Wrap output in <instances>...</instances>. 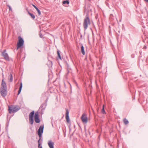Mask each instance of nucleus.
Instances as JSON below:
<instances>
[{"label": "nucleus", "instance_id": "nucleus-1", "mask_svg": "<svg viewBox=\"0 0 148 148\" xmlns=\"http://www.w3.org/2000/svg\"><path fill=\"white\" fill-rule=\"evenodd\" d=\"M7 88L6 82L4 81L3 79L2 80L0 88V92L1 96L3 97H5L7 94Z\"/></svg>", "mask_w": 148, "mask_h": 148}, {"label": "nucleus", "instance_id": "nucleus-2", "mask_svg": "<svg viewBox=\"0 0 148 148\" xmlns=\"http://www.w3.org/2000/svg\"><path fill=\"white\" fill-rule=\"evenodd\" d=\"M20 109L18 106L10 105L8 106V111L10 114L14 113Z\"/></svg>", "mask_w": 148, "mask_h": 148}, {"label": "nucleus", "instance_id": "nucleus-3", "mask_svg": "<svg viewBox=\"0 0 148 148\" xmlns=\"http://www.w3.org/2000/svg\"><path fill=\"white\" fill-rule=\"evenodd\" d=\"M90 24V21L89 18L88 14V13H87L86 14V16L84 19L83 23L84 27L85 30L88 27V25Z\"/></svg>", "mask_w": 148, "mask_h": 148}, {"label": "nucleus", "instance_id": "nucleus-4", "mask_svg": "<svg viewBox=\"0 0 148 148\" xmlns=\"http://www.w3.org/2000/svg\"><path fill=\"white\" fill-rule=\"evenodd\" d=\"M18 38V41L17 43L16 46L17 50L20 48L23 47L24 42L23 38Z\"/></svg>", "mask_w": 148, "mask_h": 148}, {"label": "nucleus", "instance_id": "nucleus-5", "mask_svg": "<svg viewBox=\"0 0 148 148\" xmlns=\"http://www.w3.org/2000/svg\"><path fill=\"white\" fill-rule=\"evenodd\" d=\"M44 128V125H41L38 129V136L39 137V138L41 139V138H42V134L43 132V130Z\"/></svg>", "mask_w": 148, "mask_h": 148}, {"label": "nucleus", "instance_id": "nucleus-6", "mask_svg": "<svg viewBox=\"0 0 148 148\" xmlns=\"http://www.w3.org/2000/svg\"><path fill=\"white\" fill-rule=\"evenodd\" d=\"M34 118L35 121L36 123H39L40 122V120L39 118L38 111L36 112L35 113Z\"/></svg>", "mask_w": 148, "mask_h": 148}, {"label": "nucleus", "instance_id": "nucleus-7", "mask_svg": "<svg viewBox=\"0 0 148 148\" xmlns=\"http://www.w3.org/2000/svg\"><path fill=\"white\" fill-rule=\"evenodd\" d=\"M6 52V49L4 50L1 53V56L4 57L5 60L9 61L10 60L8 54L5 53Z\"/></svg>", "mask_w": 148, "mask_h": 148}, {"label": "nucleus", "instance_id": "nucleus-8", "mask_svg": "<svg viewBox=\"0 0 148 148\" xmlns=\"http://www.w3.org/2000/svg\"><path fill=\"white\" fill-rule=\"evenodd\" d=\"M81 119L83 122L85 123H86L88 121V118L87 115L85 113L82 114L81 117Z\"/></svg>", "mask_w": 148, "mask_h": 148}, {"label": "nucleus", "instance_id": "nucleus-9", "mask_svg": "<svg viewBox=\"0 0 148 148\" xmlns=\"http://www.w3.org/2000/svg\"><path fill=\"white\" fill-rule=\"evenodd\" d=\"M65 110H66V119L67 122L68 123H70V119L69 116V111L67 108H66Z\"/></svg>", "mask_w": 148, "mask_h": 148}, {"label": "nucleus", "instance_id": "nucleus-10", "mask_svg": "<svg viewBox=\"0 0 148 148\" xmlns=\"http://www.w3.org/2000/svg\"><path fill=\"white\" fill-rule=\"evenodd\" d=\"M47 104H46V103H42L40 106L39 108V110L41 109V111L42 112L45 110L46 107L47 106Z\"/></svg>", "mask_w": 148, "mask_h": 148}, {"label": "nucleus", "instance_id": "nucleus-11", "mask_svg": "<svg viewBox=\"0 0 148 148\" xmlns=\"http://www.w3.org/2000/svg\"><path fill=\"white\" fill-rule=\"evenodd\" d=\"M48 144L50 148H54V143L51 140H50L48 141Z\"/></svg>", "mask_w": 148, "mask_h": 148}, {"label": "nucleus", "instance_id": "nucleus-12", "mask_svg": "<svg viewBox=\"0 0 148 148\" xmlns=\"http://www.w3.org/2000/svg\"><path fill=\"white\" fill-rule=\"evenodd\" d=\"M34 111H33L29 113V119H34V115H35Z\"/></svg>", "mask_w": 148, "mask_h": 148}, {"label": "nucleus", "instance_id": "nucleus-13", "mask_svg": "<svg viewBox=\"0 0 148 148\" xmlns=\"http://www.w3.org/2000/svg\"><path fill=\"white\" fill-rule=\"evenodd\" d=\"M32 5L33 6L36 10L37 11L38 14L39 15H40L41 14V12L39 9H38V8L34 4H32Z\"/></svg>", "mask_w": 148, "mask_h": 148}, {"label": "nucleus", "instance_id": "nucleus-14", "mask_svg": "<svg viewBox=\"0 0 148 148\" xmlns=\"http://www.w3.org/2000/svg\"><path fill=\"white\" fill-rule=\"evenodd\" d=\"M60 51L59 50H57V53L58 55V57L57 58V59L58 60L59 59L60 60H62L60 54Z\"/></svg>", "mask_w": 148, "mask_h": 148}, {"label": "nucleus", "instance_id": "nucleus-15", "mask_svg": "<svg viewBox=\"0 0 148 148\" xmlns=\"http://www.w3.org/2000/svg\"><path fill=\"white\" fill-rule=\"evenodd\" d=\"M81 51L82 54L83 55H84L85 54V52L84 49V47L83 45L82 44H81Z\"/></svg>", "mask_w": 148, "mask_h": 148}, {"label": "nucleus", "instance_id": "nucleus-16", "mask_svg": "<svg viewBox=\"0 0 148 148\" xmlns=\"http://www.w3.org/2000/svg\"><path fill=\"white\" fill-rule=\"evenodd\" d=\"M28 14L31 16V18L33 20L35 18V16L33 14L29 12H28Z\"/></svg>", "mask_w": 148, "mask_h": 148}, {"label": "nucleus", "instance_id": "nucleus-17", "mask_svg": "<svg viewBox=\"0 0 148 148\" xmlns=\"http://www.w3.org/2000/svg\"><path fill=\"white\" fill-rule=\"evenodd\" d=\"M8 79L10 82H12L13 81L12 75L11 73L10 74V75L8 77Z\"/></svg>", "mask_w": 148, "mask_h": 148}, {"label": "nucleus", "instance_id": "nucleus-18", "mask_svg": "<svg viewBox=\"0 0 148 148\" xmlns=\"http://www.w3.org/2000/svg\"><path fill=\"white\" fill-rule=\"evenodd\" d=\"M40 139L39 138L38 141V148H42L41 144V143L40 142Z\"/></svg>", "mask_w": 148, "mask_h": 148}, {"label": "nucleus", "instance_id": "nucleus-19", "mask_svg": "<svg viewBox=\"0 0 148 148\" xmlns=\"http://www.w3.org/2000/svg\"><path fill=\"white\" fill-rule=\"evenodd\" d=\"M123 121L124 124L125 125L129 123L128 121L126 118L123 119Z\"/></svg>", "mask_w": 148, "mask_h": 148}, {"label": "nucleus", "instance_id": "nucleus-20", "mask_svg": "<svg viewBox=\"0 0 148 148\" xmlns=\"http://www.w3.org/2000/svg\"><path fill=\"white\" fill-rule=\"evenodd\" d=\"M29 123L32 125L34 122V119H29Z\"/></svg>", "mask_w": 148, "mask_h": 148}, {"label": "nucleus", "instance_id": "nucleus-21", "mask_svg": "<svg viewBox=\"0 0 148 148\" xmlns=\"http://www.w3.org/2000/svg\"><path fill=\"white\" fill-rule=\"evenodd\" d=\"M114 18H115V17L113 16L112 14H111L110 15V20L111 21H112L114 19Z\"/></svg>", "mask_w": 148, "mask_h": 148}, {"label": "nucleus", "instance_id": "nucleus-22", "mask_svg": "<svg viewBox=\"0 0 148 148\" xmlns=\"http://www.w3.org/2000/svg\"><path fill=\"white\" fill-rule=\"evenodd\" d=\"M62 3L63 4H69V0H66L65 1H64Z\"/></svg>", "mask_w": 148, "mask_h": 148}, {"label": "nucleus", "instance_id": "nucleus-23", "mask_svg": "<svg viewBox=\"0 0 148 148\" xmlns=\"http://www.w3.org/2000/svg\"><path fill=\"white\" fill-rule=\"evenodd\" d=\"M101 112L103 114H104L106 113V112L104 109V105L103 106L102 109L101 110Z\"/></svg>", "mask_w": 148, "mask_h": 148}, {"label": "nucleus", "instance_id": "nucleus-24", "mask_svg": "<svg viewBox=\"0 0 148 148\" xmlns=\"http://www.w3.org/2000/svg\"><path fill=\"white\" fill-rule=\"evenodd\" d=\"M48 64H49V66H52V62L51 61L49 60L48 59Z\"/></svg>", "mask_w": 148, "mask_h": 148}, {"label": "nucleus", "instance_id": "nucleus-25", "mask_svg": "<svg viewBox=\"0 0 148 148\" xmlns=\"http://www.w3.org/2000/svg\"><path fill=\"white\" fill-rule=\"evenodd\" d=\"M65 64L66 65V69H69V64H68V63L67 62L65 61Z\"/></svg>", "mask_w": 148, "mask_h": 148}, {"label": "nucleus", "instance_id": "nucleus-26", "mask_svg": "<svg viewBox=\"0 0 148 148\" xmlns=\"http://www.w3.org/2000/svg\"><path fill=\"white\" fill-rule=\"evenodd\" d=\"M22 86H23L22 83V82H21V83H20V85L19 89H22Z\"/></svg>", "mask_w": 148, "mask_h": 148}, {"label": "nucleus", "instance_id": "nucleus-27", "mask_svg": "<svg viewBox=\"0 0 148 148\" xmlns=\"http://www.w3.org/2000/svg\"><path fill=\"white\" fill-rule=\"evenodd\" d=\"M21 90H22L21 89H19V90L18 91L17 95H18L20 93L21 91Z\"/></svg>", "mask_w": 148, "mask_h": 148}, {"label": "nucleus", "instance_id": "nucleus-28", "mask_svg": "<svg viewBox=\"0 0 148 148\" xmlns=\"http://www.w3.org/2000/svg\"><path fill=\"white\" fill-rule=\"evenodd\" d=\"M7 6L9 8V11H12V8L10 5H7Z\"/></svg>", "mask_w": 148, "mask_h": 148}, {"label": "nucleus", "instance_id": "nucleus-29", "mask_svg": "<svg viewBox=\"0 0 148 148\" xmlns=\"http://www.w3.org/2000/svg\"><path fill=\"white\" fill-rule=\"evenodd\" d=\"M74 82H75V84L76 86L78 88H79V87L78 86V84H77V82L76 81H74Z\"/></svg>", "mask_w": 148, "mask_h": 148}, {"label": "nucleus", "instance_id": "nucleus-30", "mask_svg": "<svg viewBox=\"0 0 148 148\" xmlns=\"http://www.w3.org/2000/svg\"><path fill=\"white\" fill-rule=\"evenodd\" d=\"M48 98H47L45 100V102L44 103H46V104H47V102L48 101Z\"/></svg>", "mask_w": 148, "mask_h": 148}, {"label": "nucleus", "instance_id": "nucleus-31", "mask_svg": "<svg viewBox=\"0 0 148 148\" xmlns=\"http://www.w3.org/2000/svg\"><path fill=\"white\" fill-rule=\"evenodd\" d=\"M69 69H67V74H68L69 73Z\"/></svg>", "mask_w": 148, "mask_h": 148}, {"label": "nucleus", "instance_id": "nucleus-32", "mask_svg": "<svg viewBox=\"0 0 148 148\" xmlns=\"http://www.w3.org/2000/svg\"><path fill=\"white\" fill-rule=\"evenodd\" d=\"M95 18L96 19H97V18H98V15H97H97L96 16H95Z\"/></svg>", "mask_w": 148, "mask_h": 148}, {"label": "nucleus", "instance_id": "nucleus-33", "mask_svg": "<svg viewBox=\"0 0 148 148\" xmlns=\"http://www.w3.org/2000/svg\"><path fill=\"white\" fill-rule=\"evenodd\" d=\"M92 38V40H93V42L95 40L94 38L92 37V38Z\"/></svg>", "mask_w": 148, "mask_h": 148}, {"label": "nucleus", "instance_id": "nucleus-34", "mask_svg": "<svg viewBox=\"0 0 148 148\" xmlns=\"http://www.w3.org/2000/svg\"><path fill=\"white\" fill-rule=\"evenodd\" d=\"M147 48V47L145 45L144 46V47H143V49H146Z\"/></svg>", "mask_w": 148, "mask_h": 148}, {"label": "nucleus", "instance_id": "nucleus-35", "mask_svg": "<svg viewBox=\"0 0 148 148\" xmlns=\"http://www.w3.org/2000/svg\"><path fill=\"white\" fill-rule=\"evenodd\" d=\"M26 10H27V12L28 13V12H29L28 10V8H27L26 9Z\"/></svg>", "mask_w": 148, "mask_h": 148}, {"label": "nucleus", "instance_id": "nucleus-36", "mask_svg": "<svg viewBox=\"0 0 148 148\" xmlns=\"http://www.w3.org/2000/svg\"><path fill=\"white\" fill-rule=\"evenodd\" d=\"M146 2H147L148 3V0H144Z\"/></svg>", "mask_w": 148, "mask_h": 148}, {"label": "nucleus", "instance_id": "nucleus-37", "mask_svg": "<svg viewBox=\"0 0 148 148\" xmlns=\"http://www.w3.org/2000/svg\"><path fill=\"white\" fill-rule=\"evenodd\" d=\"M61 38V39L62 40V41H63V38Z\"/></svg>", "mask_w": 148, "mask_h": 148}, {"label": "nucleus", "instance_id": "nucleus-38", "mask_svg": "<svg viewBox=\"0 0 148 148\" xmlns=\"http://www.w3.org/2000/svg\"><path fill=\"white\" fill-rule=\"evenodd\" d=\"M88 38V41L89 42V38Z\"/></svg>", "mask_w": 148, "mask_h": 148}, {"label": "nucleus", "instance_id": "nucleus-39", "mask_svg": "<svg viewBox=\"0 0 148 148\" xmlns=\"http://www.w3.org/2000/svg\"><path fill=\"white\" fill-rule=\"evenodd\" d=\"M82 37V35H81V36H80V37Z\"/></svg>", "mask_w": 148, "mask_h": 148}, {"label": "nucleus", "instance_id": "nucleus-40", "mask_svg": "<svg viewBox=\"0 0 148 148\" xmlns=\"http://www.w3.org/2000/svg\"><path fill=\"white\" fill-rule=\"evenodd\" d=\"M118 38H116V39H117V40H118Z\"/></svg>", "mask_w": 148, "mask_h": 148}, {"label": "nucleus", "instance_id": "nucleus-41", "mask_svg": "<svg viewBox=\"0 0 148 148\" xmlns=\"http://www.w3.org/2000/svg\"><path fill=\"white\" fill-rule=\"evenodd\" d=\"M18 37H21V36H18Z\"/></svg>", "mask_w": 148, "mask_h": 148}, {"label": "nucleus", "instance_id": "nucleus-42", "mask_svg": "<svg viewBox=\"0 0 148 148\" xmlns=\"http://www.w3.org/2000/svg\"><path fill=\"white\" fill-rule=\"evenodd\" d=\"M140 54H141V52H140Z\"/></svg>", "mask_w": 148, "mask_h": 148}, {"label": "nucleus", "instance_id": "nucleus-43", "mask_svg": "<svg viewBox=\"0 0 148 148\" xmlns=\"http://www.w3.org/2000/svg\"><path fill=\"white\" fill-rule=\"evenodd\" d=\"M70 86H71V85H70Z\"/></svg>", "mask_w": 148, "mask_h": 148}, {"label": "nucleus", "instance_id": "nucleus-44", "mask_svg": "<svg viewBox=\"0 0 148 148\" xmlns=\"http://www.w3.org/2000/svg\"><path fill=\"white\" fill-rule=\"evenodd\" d=\"M40 37H41V36L40 35Z\"/></svg>", "mask_w": 148, "mask_h": 148}]
</instances>
